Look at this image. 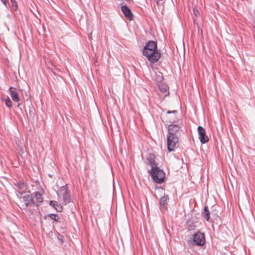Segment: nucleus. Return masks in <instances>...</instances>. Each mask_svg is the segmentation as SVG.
Listing matches in <instances>:
<instances>
[{
	"instance_id": "obj_22",
	"label": "nucleus",
	"mask_w": 255,
	"mask_h": 255,
	"mask_svg": "<svg viewBox=\"0 0 255 255\" xmlns=\"http://www.w3.org/2000/svg\"><path fill=\"white\" fill-rule=\"evenodd\" d=\"M162 79V76L159 75L158 76V79H157V80H158V81H161Z\"/></svg>"
},
{
	"instance_id": "obj_3",
	"label": "nucleus",
	"mask_w": 255,
	"mask_h": 255,
	"mask_svg": "<svg viewBox=\"0 0 255 255\" xmlns=\"http://www.w3.org/2000/svg\"><path fill=\"white\" fill-rule=\"evenodd\" d=\"M178 136L177 135H167V148L169 151H173L178 147Z\"/></svg>"
},
{
	"instance_id": "obj_8",
	"label": "nucleus",
	"mask_w": 255,
	"mask_h": 255,
	"mask_svg": "<svg viewBox=\"0 0 255 255\" xmlns=\"http://www.w3.org/2000/svg\"><path fill=\"white\" fill-rule=\"evenodd\" d=\"M198 133L199 134V139L202 143H205L209 141V138L206 134L205 130L201 126L198 127Z\"/></svg>"
},
{
	"instance_id": "obj_17",
	"label": "nucleus",
	"mask_w": 255,
	"mask_h": 255,
	"mask_svg": "<svg viewBox=\"0 0 255 255\" xmlns=\"http://www.w3.org/2000/svg\"><path fill=\"white\" fill-rule=\"evenodd\" d=\"M168 198L167 196H163L160 199V204L164 207L167 205V201Z\"/></svg>"
},
{
	"instance_id": "obj_13",
	"label": "nucleus",
	"mask_w": 255,
	"mask_h": 255,
	"mask_svg": "<svg viewBox=\"0 0 255 255\" xmlns=\"http://www.w3.org/2000/svg\"><path fill=\"white\" fill-rule=\"evenodd\" d=\"M50 205L51 206L53 207L57 211L62 212V207L60 205H59L57 202L55 201H51L50 202Z\"/></svg>"
},
{
	"instance_id": "obj_15",
	"label": "nucleus",
	"mask_w": 255,
	"mask_h": 255,
	"mask_svg": "<svg viewBox=\"0 0 255 255\" xmlns=\"http://www.w3.org/2000/svg\"><path fill=\"white\" fill-rule=\"evenodd\" d=\"M159 89L162 93H166L167 92L168 86L165 84H160L159 85Z\"/></svg>"
},
{
	"instance_id": "obj_5",
	"label": "nucleus",
	"mask_w": 255,
	"mask_h": 255,
	"mask_svg": "<svg viewBox=\"0 0 255 255\" xmlns=\"http://www.w3.org/2000/svg\"><path fill=\"white\" fill-rule=\"evenodd\" d=\"M145 56L150 62V63H154L158 61L161 56L160 52L158 50H153V51L148 53V54H143Z\"/></svg>"
},
{
	"instance_id": "obj_20",
	"label": "nucleus",
	"mask_w": 255,
	"mask_h": 255,
	"mask_svg": "<svg viewBox=\"0 0 255 255\" xmlns=\"http://www.w3.org/2000/svg\"><path fill=\"white\" fill-rule=\"evenodd\" d=\"M11 2V5L15 10H16L18 8V5L16 1L15 0H10Z\"/></svg>"
},
{
	"instance_id": "obj_9",
	"label": "nucleus",
	"mask_w": 255,
	"mask_h": 255,
	"mask_svg": "<svg viewBox=\"0 0 255 255\" xmlns=\"http://www.w3.org/2000/svg\"><path fill=\"white\" fill-rule=\"evenodd\" d=\"M180 127L178 125L171 124L168 126V135H177L179 133Z\"/></svg>"
},
{
	"instance_id": "obj_1",
	"label": "nucleus",
	"mask_w": 255,
	"mask_h": 255,
	"mask_svg": "<svg viewBox=\"0 0 255 255\" xmlns=\"http://www.w3.org/2000/svg\"><path fill=\"white\" fill-rule=\"evenodd\" d=\"M19 198V206L21 208L26 209L32 203V197L29 193H20L17 194Z\"/></svg>"
},
{
	"instance_id": "obj_6",
	"label": "nucleus",
	"mask_w": 255,
	"mask_h": 255,
	"mask_svg": "<svg viewBox=\"0 0 255 255\" xmlns=\"http://www.w3.org/2000/svg\"><path fill=\"white\" fill-rule=\"evenodd\" d=\"M157 50V43L153 41H148L144 46L143 50V54H148L153 50Z\"/></svg>"
},
{
	"instance_id": "obj_7",
	"label": "nucleus",
	"mask_w": 255,
	"mask_h": 255,
	"mask_svg": "<svg viewBox=\"0 0 255 255\" xmlns=\"http://www.w3.org/2000/svg\"><path fill=\"white\" fill-rule=\"evenodd\" d=\"M32 203L35 205L36 206L40 205L43 201V198L42 195L38 192H34L31 195Z\"/></svg>"
},
{
	"instance_id": "obj_23",
	"label": "nucleus",
	"mask_w": 255,
	"mask_h": 255,
	"mask_svg": "<svg viewBox=\"0 0 255 255\" xmlns=\"http://www.w3.org/2000/svg\"><path fill=\"white\" fill-rule=\"evenodd\" d=\"M173 113V114H174V115H175V113H176V111H172V112H170V111H168V112H167V113H168V114H170V113Z\"/></svg>"
},
{
	"instance_id": "obj_24",
	"label": "nucleus",
	"mask_w": 255,
	"mask_h": 255,
	"mask_svg": "<svg viewBox=\"0 0 255 255\" xmlns=\"http://www.w3.org/2000/svg\"><path fill=\"white\" fill-rule=\"evenodd\" d=\"M1 1L4 5H6L7 1L6 0H1Z\"/></svg>"
},
{
	"instance_id": "obj_4",
	"label": "nucleus",
	"mask_w": 255,
	"mask_h": 255,
	"mask_svg": "<svg viewBox=\"0 0 255 255\" xmlns=\"http://www.w3.org/2000/svg\"><path fill=\"white\" fill-rule=\"evenodd\" d=\"M192 239L194 243L197 246H202L205 243V235L201 232H197L194 234Z\"/></svg>"
},
{
	"instance_id": "obj_25",
	"label": "nucleus",
	"mask_w": 255,
	"mask_h": 255,
	"mask_svg": "<svg viewBox=\"0 0 255 255\" xmlns=\"http://www.w3.org/2000/svg\"><path fill=\"white\" fill-rule=\"evenodd\" d=\"M24 186V185L23 184H20L19 185V188H23Z\"/></svg>"
},
{
	"instance_id": "obj_18",
	"label": "nucleus",
	"mask_w": 255,
	"mask_h": 255,
	"mask_svg": "<svg viewBox=\"0 0 255 255\" xmlns=\"http://www.w3.org/2000/svg\"><path fill=\"white\" fill-rule=\"evenodd\" d=\"M49 217L52 220H53L55 221L59 222L60 218L58 217V216L54 214H50L49 215Z\"/></svg>"
},
{
	"instance_id": "obj_2",
	"label": "nucleus",
	"mask_w": 255,
	"mask_h": 255,
	"mask_svg": "<svg viewBox=\"0 0 255 255\" xmlns=\"http://www.w3.org/2000/svg\"><path fill=\"white\" fill-rule=\"evenodd\" d=\"M151 174L153 179L157 183L163 182L165 174L163 171L160 170L157 166L152 167Z\"/></svg>"
},
{
	"instance_id": "obj_21",
	"label": "nucleus",
	"mask_w": 255,
	"mask_h": 255,
	"mask_svg": "<svg viewBox=\"0 0 255 255\" xmlns=\"http://www.w3.org/2000/svg\"><path fill=\"white\" fill-rule=\"evenodd\" d=\"M193 12H194V14H195L196 16H198V15H199V11H198V10L194 9V10H193Z\"/></svg>"
},
{
	"instance_id": "obj_16",
	"label": "nucleus",
	"mask_w": 255,
	"mask_h": 255,
	"mask_svg": "<svg viewBox=\"0 0 255 255\" xmlns=\"http://www.w3.org/2000/svg\"><path fill=\"white\" fill-rule=\"evenodd\" d=\"M2 100L4 101L5 105L9 108L12 107V103L9 97L7 98H2Z\"/></svg>"
},
{
	"instance_id": "obj_12",
	"label": "nucleus",
	"mask_w": 255,
	"mask_h": 255,
	"mask_svg": "<svg viewBox=\"0 0 255 255\" xmlns=\"http://www.w3.org/2000/svg\"><path fill=\"white\" fill-rule=\"evenodd\" d=\"M155 156L153 154H148L147 159L149 161V164L150 165L151 168L152 167L156 166V164L155 162Z\"/></svg>"
},
{
	"instance_id": "obj_27",
	"label": "nucleus",
	"mask_w": 255,
	"mask_h": 255,
	"mask_svg": "<svg viewBox=\"0 0 255 255\" xmlns=\"http://www.w3.org/2000/svg\"><path fill=\"white\" fill-rule=\"evenodd\" d=\"M19 105H20V104H18L17 105V107H18L19 106Z\"/></svg>"
},
{
	"instance_id": "obj_26",
	"label": "nucleus",
	"mask_w": 255,
	"mask_h": 255,
	"mask_svg": "<svg viewBox=\"0 0 255 255\" xmlns=\"http://www.w3.org/2000/svg\"><path fill=\"white\" fill-rule=\"evenodd\" d=\"M169 122H170V123H173V122H174V120H170V121H169Z\"/></svg>"
},
{
	"instance_id": "obj_14",
	"label": "nucleus",
	"mask_w": 255,
	"mask_h": 255,
	"mask_svg": "<svg viewBox=\"0 0 255 255\" xmlns=\"http://www.w3.org/2000/svg\"><path fill=\"white\" fill-rule=\"evenodd\" d=\"M204 216L207 221L209 220L210 212L207 206H205L204 208Z\"/></svg>"
},
{
	"instance_id": "obj_10",
	"label": "nucleus",
	"mask_w": 255,
	"mask_h": 255,
	"mask_svg": "<svg viewBox=\"0 0 255 255\" xmlns=\"http://www.w3.org/2000/svg\"><path fill=\"white\" fill-rule=\"evenodd\" d=\"M121 10L125 16L129 20H131L132 18V14L127 6L124 5L121 7Z\"/></svg>"
},
{
	"instance_id": "obj_11",
	"label": "nucleus",
	"mask_w": 255,
	"mask_h": 255,
	"mask_svg": "<svg viewBox=\"0 0 255 255\" xmlns=\"http://www.w3.org/2000/svg\"><path fill=\"white\" fill-rule=\"evenodd\" d=\"M14 89V88L13 87H11L9 89V91L12 100L14 102L17 103L19 101V98L17 93L16 91L13 90Z\"/></svg>"
},
{
	"instance_id": "obj_19",
	"label": "nucleus",
	"mask_w": 255,
	"mask_h": 255,
	"mask_svg": "<svg viewBox=\"0 0 255 255\" xmlns=\"http://www.w3.org/2000/svg\"><path fill=\"white\" fill-rule=\"evenodd\" d=\"M63 199L65 204H66L67 202H69V195L66 192H65L63 194Z\"/></svg>"
}]
</instances>
